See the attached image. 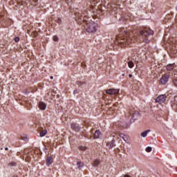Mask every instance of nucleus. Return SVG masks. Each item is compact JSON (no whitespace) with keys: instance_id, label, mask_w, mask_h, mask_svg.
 I'll return each mask as SVG.
<instances>
[{"instance_id":"obj_25","label":"nucleus","mask_w":177,"mask_h":177,"mask_svg":"<svg viewBox=\"0 0 177 177\" xmlns=\"http://www.w3.org/2000/svg\"><path fill=\"white\" fill-rule=\"evenodd\" d=\"M129 115H131V118H133L136 114L133 113V111H131L129 113Z\"/></svg>"},{"instance_id":"obj_22","label":"nucleus","mask_w":177,"mask_h":177,"mask_svg":"<svg viewBox=\"0 0 177 177\" xmlns=\"http://www.w3.org/2000/svg\"><path fill=\"white\" fill-rule=\"evenodd\" d=\"M56 23H57L58 24H60L62 23V19L60 18H57L56 20H55Z\"/></svg>"},{"instance_id":"obj_17","label":"nucleus","mask_w":177,"mask_h":177,"mask_svg":"<svg viewBox=\"0 0 177 177\" xmlns=\"http://www.w3.org/2000/svg\"><path fill=\"white\" fill-rule=\"evenodd\" d=\"M47 133H48V131L46 130H43L42 131H41L39 133V135H40L41 138H44V136H45V135H46Z\"/></svg>"},{"instance_id":"obj_35","label":"nucleus","mask_w":177,"mask_h":177,"mask_svg":"<svg viewBox=\"0 0 177 177\" xmlns=\"http://www.w3.org/2000/svg\"><path fill=\"white\" fill-rule=\"evenodd\" d=\"M10 165H15V163H10Z\"/></svg>"},{"instance_id":"obj_24","label":"nucleus","mask_w":177,"mask_h":177,"mask_svg":"<svg viewBox=\"0 0 177 177\" xmlns=\"http://www.w3.org/2000/svg\"><path fill=\"white\" fill-rule=\"evenodd\" d=\"M173 49L174 50V53H176V52H177V45L174 44V46L173 47Z\"/></svg>"},{"instance_id":"obj_16","label":"nucleus","mask_w":177,"mask_h":177,"mask_svg":"<svg viewBox=\"0 0 177 177\" xmlns=\"http://www.w3.org/2000/svg\"><path fill=\"white\" fill-rule=\"evenodd\" d=\"M150 132V130H146L144 132L141 133L142 138H146L147 136V134Z\"/></svg>"},{"instance_id":"obj_14","label":"nucleus","mask_w":177,"mask_h":177,"mask_svg":"<svg viewBox=\"0 0 177 177\" xmlns=\"http://www.w3.org/2000/svg\"><path fill=\"white\" fill-rule=\"evenodd\" d=\"M99 164H100V160H95L93 162V167H99Z\"/></svg>"},{"instance_id":"obj_34","label":"nucleus","mask_w":177,"mask_h":177,"mask_svg":"<svg viewBox=\"0 0 177 177\" xmlns=\"http://www.w3.org/2000/svg\"><path fill=\"white\" fill-rule=\"evenodd\" d=\"M50 80H53V76H50Z\"/></svg>"},{"instance_id":"obj_20","label":"nucleus","mask_w":177,"mask_h":177,"mask_svg":"<svg viewBox=\"0 0 177 177\" xmlns=\"http://www.w3.org/2000/svg\"><path fill=\"white\" fill-rule=\"evenodd\" d=\"M173 84H174V85L176 86V88H177V78H174V79L173 80Z\"/></svg>"},{"instance_id":"obj_8","label":"nucleus","mask_w":177,"mask_h":177,"mask_svg":"<svg viewBox=\"0 0 177 177\" xmlns=\"http://www.w3.org/2000/svg\"><path fill=\"white\" fill-rule=\"evenodd\" d=\"M115 146V140H112L111 142L106 143V147L109 149H112Z\"/></svg>"},{"instance_id":"obj_13","label":"nucleus","mask_w":177,"mask_h":177,"mask_svg":"<svg viewBox=\"0 0 177 177\" xmlns=\"http://www.w3.org/2000/svg\"><path fill=\"white\" fill-rule=\"evenodd\" d=\"M119 136H120V138L123 139V140H124V142H127L128 141V137L127 136H125V134L120 133V134H119Z\"/></svg>"},{"instance_id":"obj_7","label":"nucleus","mask_w":177,"mask_h":177,"mask_svg":"<svg viewBox=\"0 0 177 177\" xmlns=\"http://www.w3.org/2000/svg\"><path fill=\"white\" fill-rule=\"evenodd\" d=\"M71 129L73 130V131H75L76 132H80V130L81 129V127H80V126L76 124V123H73L71 124Z\"/></svg>"},{"instance_id":"obj_19","label":"nucleus","mask_w":177,"mask_h":177,"mask_svg":"<svg viewBox=\"0 0 177 177\" xmlns=\"http://www.w3.org/2000/svg\"><path fill=\"white\" fill-rule=\"evenodd\" d=\"M152 149H153V148H151V147H147L146 148V151H147V153H150V151H151Z\"/></svg>"},{"instance_id":"obj_12","label":"nucleus","mask_w":177,"mask_h":177,"mask_svg":"<svg viewBox=\"0 0 177 177\" xmlns=\"http://www.w3.org/2000/svg\"><path fill=\"white\" fill-rule=\"evenodd\" d=\"M174 67H175L174 64H169L166 66V68L167 71H171V70H174Z\"/></svg>"},{"instance_id":"obj_18","label":"nucleus","mask_w":177,"mask_h":177,"mask_svg":"<svg viewBox=\"0 0 177 177\" xmlns=\"http://www.w3.org/2000/svg\"><path fill=\"white\" fill-rule=\"evenodd\" d=\"M77 165L78 168H82V167H84V163L82 162H78L77 163Z\"/></svg>"},{"instance_id":"obj_29","label":"nucleus","mask_w":177,"mask_h":177,"mask_svg":"<svg viewBox=\"0 0 177 177\" xmlns=\"http://www.w3.org/2000/svg\"><path fill=\"white\" fill-rule=\"evenodd\" d=\"M129 77L130 78H132V77H133L132 74H129Z\"/></svg>"},{"instance_id":"obj_32","label":"nucleus","mask_w":177,"mask_h":177,"mask_svg":"<svg viewBox=\"0 0 177 177\" xmlns=\"http://www.w3.org/2000/svg\"><path fill=\"white\" fill-rule=\"evenodd\" d=\"M73 93H77V90H75V91H73Z\"/></svg>"},{"instance_id":"obj_2","label":"nucleus","mask_w":177,"mask_h":177,"mask_svg":"<svg viewBox=\"0 0 177 177\" xmlns=\"http://www.w3.org/2000/svg\"><path fill=\"white\" fill-rule=\"evenodd\" d=\"M75 20L78 24L86 23L85 28L87 32H96L97 30V24L96 22L93 21H88V12L86 11L76 12Z\"/></svg>"},{"instance_id":"obj_23","label":"nucleus","mask_w":177,"mask_h":177,"mask_svg":"<svg viewBox=\"0 0 177 177\" xmlns=\"http://www.w3.org/2000/svg\"><path fill=\"white\" fill-rule=\"evenodd\" d=\"M53 41L57 42V41H59V37H57V36H53Z\"/></svg>"},{"instance_id":"obj_31","label":"nucleus","mask_w":177,"mask_h":177,"mask_svg":"<svg viewBox=\"0 0 177 177\" xmlns=\"http://www.w3.org/2000/svg\"><path fill=\"white\" fill-rule=\"evenodd\" d=\"M99 1H100V0H95V3H99Z\"/></svg>"},{"instance_id":"obj_9","label":"nucleus","mask_w":177,"mask_h":177,"mask_svg":"<svg viewBox=\"0 0 177 177\" xmlns=\"http://www.w3.org/2000/svg\"><path fill=\"white\" fill-rule=\"evenodd\" d=\"M52 162H53V158L52 156H48L46 162V165L49 167V165H52Z\"/></svg>"},{"instance_id":"obj_11","label":"nucleus","mask_w":177,"mask_h":177,"mask_svg":"<svg viewBox=\"0 0 177 177\" xmlns=\"http://www.w3.org/2000/svg\"><path fill=\"white\" fill-rule=\"evenodd\" d=\"M100 131L99 130H97L95 131L94 133V139H99V138H100Z\"/></svg>"},{"instance_id":"obj_21","label":"nucleus","mask_w":177,"mask_h":177,"mask_svg":"<svg viewBox=\"0 0 177 177\" xmlns=\"http://www.w3.org/2000/svg\"><path fill=\"white\" fill-rule=\"evenodd\" d=\"M79 149L82 150L84 151V150H86V147L80 146L79 147Z\"/></svg>"},{"instance_id":"obj_6","label":"nucleus","mask_w":177,"mask_h":177,"mask_svg":"<svg viewBox=\"0 0 177 177\" xmlns=\"http://www.w3.org/2000/svg\"><path fill=\"white\" fill-rule=\"evenodd\" d=\"M120 92V89L109 88L106 91V93L108 95H117Z\"/></svg>"},{"instance_id":"obj_15","label":"nucleus","mask_w":177,"mask_h":177,"mask_svg":"<svg viewBox=\"0 0 177 177\" xmlns=\"http://www.w3.org/2000/svg\"><path fill=\"white\" fill-rule=\"evenodd\" d=\"M127 64L129 68H133V66H135V64H133V62L132 61H128Z\"/></svg>"},{"instance_id":"obj_10","label":"nucleus","mask_w":177,"mask_h":177,"mask_svg":"<svg viewBox=\"0 0 177 177\" xmlns=\"http://www.w3.org/2000/svg\"><path fill=\"white\" fill-rule=\"evenodd\" d=\"M39 107L40 110H45L46 109V104L44 103L43 102H40L39 103Z\"/></svg>"},{"instance_id":"obj_1","label":"nucleus","mask_w":177,"mask_h":177,"mask_svg":"<svg viewBox=\"0 0 177 177\" xmlns=\"http://www.w3.org/2000/svg\"><path fill=\"white\" fill-rule=\"evenodd\" d=\"M137 37L138 35H136V32L122 29L120 33L116 37L115 44L120 45L121 48L129 46V45H132V44L136 42Z\"/></svg>"},{"instance_id":"obj_5","label":"nucleus","mask_w":177,"mask_h":177,"mask_svg":"<svg viewBox=\"0 0 177 177\" xmlns=\"http://www.w3.org/2000/svg\"><path fill=\"white\" fill-rule=\"evenodd\" d=\"M166 99L167 96L165 95H160L156 99V103H159V104H162Z\"/></svg>"},{"instance_id":"obj_3","label":"nucleus","mask_w":177,"mask_h":177,"mask_svg":"<svg viewBox=\"0 0 177 177\" xmlns=\"http://www.w3.org/2000/svg\"><path fill=\"white\" fill-rule=\"evenodd\" d=\"M154 31L149 28H144L140 30V41L145 42V44H149V39H147L148 35H153Z\"/></svg>"},{"instance_id":"obj_30","label":"nucleus","mask_w":177,"mask_h":177,"mask_svg":"<svg viewBox=\"0 0 177 177\" xmlns=\"http://www.w3.org/2000/svg\"><path fill=\"white\" fill-rule=\"evenodd\" d=\"M124 177H131V176L127 174V175H125Z\"/></svg>"},{"instance_id":"obj_28","label":"nucleus","mask_w":177,"mask_h":177,"mask_svg":"<svg viewBox=\"0 0 177 177\" xmlns=\"http://www.w3.org/2000/svg\"><path fill=\"white\" fill-rule=\"evenodd\" d=\"M22 139H23L24 140H27V137H25V138L22 137Z\"/></svg>"},{"instance_id":"obj_27","label":"nucleus","mask_w":177,"mask_h":177,"mask_svg":"<svg viewBox=\"0 0 177 177\" xmlns=\"http://www.w3.org/2000/svg\"><path fill=\"white\" fill-rule=\"evenodd\" d=\"M37 2H38V0H35V2L32 3L34 6H37Z\"/></svg>"},{"instance_id":"obj_26","label":"nucleus","mask_w":177,"mask_h":177,"mask_svg":"<svg viewBox=\"0 0 177 177\" xmlns=\"http://www.w3.org/2000/svg\"><path fill=\"white\" fill-rule=\"evenodd\" d=\"M15 42H19V41H20V38H19V37H15Z\"/></svg>"},{"instance_id":"obj_4","label":"nucleus","mask_w":177,"mask_h":177,"mask_svg":"<svg viewBox=\"0 0 177 177\" xmlns=\"http://www.w3.org/2000/svg\"><path fill=\"white\" fill-rule=\"evenodd\" d=\"M171 75L169 74L165 75L160 78V82L162 84V85H165L169 81Z\"/></svg>"},{"instance_id":"obj_33","label":"nucleus","mask_w":177,"mask_h":177,"mask_svg":"<svg viewBox=\"0 0 177 177\" xmlns=\"http://www.w3.org/2000/svg\"><path fill=\"white\" fill-rule=\"evenodd\" d=\"M5 150H9V148L6 147V148H5Z\"/></svg>"}]
</instances>
